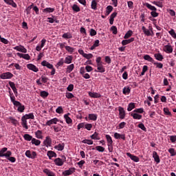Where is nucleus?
<instances>
[{"mask_svg": "<svg viewBox=\"0 0 176 176\" xmlns=\"http://www.w3.org/2000/svg\"><path fill=\"white\" fill-rule=\"evenodd\" d=\"M12 156V151H8V148L4 147L0 150V157H8Z\"/></svg>", "mask_w": 176, "mask_h": 176, "instance_id": "f257e3e1", "label": "nucleus"}, {"mask_svg": "<svg viewBox=\"0 0 176 176\" xmlns=\"http://www.w3.org/2000/svg\"><path fill=\"white\" fill-rule=\"evenodd\" d=\"M25 155L29 159H36L37 156L36 151H31L30 150L26 151Z\"/></svg>", "mask_w": 176, "mask_h": 176, "instance_id": "f03ea898", "label": "nucleus"}, {"mask_svg": "<svg viewBox=\"0 0 176 176\" xmlns=\"http://www.w3.org/2000/svg\"><path fill=\"white\" fill-rule=\"evenodd\" d=\"M67 160V158L65 157V156H62V158H56L54 160V163L56 164V166H63V164H64V162H65Z\"/></svg>", "mask_w": 176, "mask_h": 176, "instance_id": "7ed1b4c3", "label": "nucleus"}, {"mask_svg": "<svg viewBox=\"0 0 176 176\" xmlns=\"http://www.w3.org/2000/svg\"><path fill=\"white\" fill-rule=\"evenodd\" d=\"M0 78H1V79H3V80L12 79V78H13V74L10 73L9 72H7L1 74L0 75Z\"/></svg>", "mask_w": 176, "mask_h": 176, "instance_id": "20e7f679", "label": "nucleus"}, {"mask_svg": "<svg viewBox=\"0 0 176 176\" xmlns=\"http://www.w3.org/2000/svg\"><path fill=\"white\" fill-rule=\"evenodd\" d=\"M43 144L44 146H46V148L52 146V138H50V136H46Z\"/></svg>", "mask_w": 176, "mask_h": 176, "instance_id": "39448f33", "label": "nucleus"}, {"mask_svg": "<svg viewBox=\"0 0 176 176\" xmlns=\"http://www.w3.org/2000/svg\"><path fill=\"white\" fill-rule=\"evenodd\" d=\"M118 112H119V118L120 119H124L126 118V111H124V109L122 107H118Z\"/></svg>", "mask_w": 176, "mask_h": 176, "instance_id": "423d86ee", "label": "nucleus"}, {"mask_svg": "<svg viewBox=\"0 0 176 176\" xmlns=\"http://www.w3.org/2000/svg\"><path fill=\"white\" fill-rule=\"evenodd\" d=\"M27 68L30 71H33V72H38L39 71V69L32 63L28 64Z\"/></svg>", "mask_w": 176, "mask_h": 176, "instance_id": "0eeeda50", "label": "nucleus"}, {"mask_svg": "<svg viewBox=\"0 0 176 176\" xmlns=\"http://www.w3.org/2000/svg\"><path fill=\"white\" fill-rule=\"evenodd\" d=\"M14 107H17L18 112L23 113L24 112V109H25V107L24 104H22L20 102H18L16 104H14Z\"/></svg>", "mask_w": 176, "mask_h": 176, "instance_id": "6e6552de", "label": "nucleus"}, {"mask_svg": "<svg viewBox=\"0 0 176 176\" xmlns=\"http://www.w3.org/2000/svg\"><path fill=\"white\" fill-rule=\"evenodd\" d=\"M173 46H171V45H170L169 43L166 45H164V52H165V53H167L168 54H170L173 52Z\"/></svg>", "mask_w": 176, "mask_h": 176, "instance_id": "1a4fd4ad", "label": "nucleus"}, {"mask_svg": "<svg viewBox=\"0 0 176 176\" xmlns=\"http://www.w3.org/2000/svg\"><path fill=\"white\" fill-rule=\"evenodd\" d=\"M75 168H70L63 172L64 176L72 175L75 173Z\"/></svg>", "mask_w": 176, "mask_h": 176, "instance_id": "9d476101", "label": "nucleus"}, {"mask_svg": "<svg viewBox=\"0 0 176 176\" xmlns=\"http://www.w3.org/2000/svg\"><path fill=\"white\" fill-rule=\"evenodd\" d=\"M126 156H128V157H130L131 160H133V162H135V163H138V162H140V158L138 157L132 155L130 153H126Z\"/></svg>", "mask_w": 176, "mask_h": 176, "instance_id": "9b49d317", "label": "nucleus"}, {"mask_svg": "<svg viewBox=\"0 0 176 176\" xmlns=\"http://www.w3.org/2000/svg\"><path fill=\"white\" fill-rule=\"evenodd\" d=\"M58 118H54L50 120H47L45 123V126H52V124H57V122H58Z\"/></svg>", "mask_w": 176, "mask_h": 176, "instance_id": "f8f14e48", "label": "nucleus"}, {"mask_svg": "<svg viewBox=\"0 0 176 176\" xmlns=\"http://www.w3.org/2000/svg\"><path fill=\"white\" fill-rule=\"evenodd\" d=\"M16 55L18 57H20V58H24V60H31V56H30V54H21L18 52L16 53Z\"/></svg>", "mask_w": 176, "mask_h": 176, "instance_id": "ddd939ff", "label": "nucleus"}, {"mask_svg": "<svg viewBox=\"0 0 176 176\" xmlns=\"http://www.w3.org/2000/svg\"><path fill=\"white\" fill-rule=\"evenodd\" d=\"M5 3L6 5H9L10 6H12V8H17V3L14 2L13 0H3Z\"/></svg>", "mask_w": 176, "mask_h": 176, "instance_id": "4468645a", "label": "nucleus"}, {"mask_svg": "<svg viewBox=\"0 0 176 176\" xmlns=\"http://www.w3.org/2000/svg\"><path fill=\"white\" fill-rule=\"evenodd\" d=\"M14 50H16L17 52H21V53H27V50L24 46L19 45V46H16L14 47Z\"/></svg>", "mask_w": 176, "mask_h": 176, "instance_id": "2eb2a0df", "label": "nucleus"}, {"mask_svg": "<svg viewBox=\"0 0 176 176\" xmlns=\"http://www.w3.org/2000/svg\"><path fill=\"white\" fill-rule=\"evenodd\" d=\"M21 126L25 130H28V124L27 123V119L25 118L23 116L21 118Z\"/></svg>", "mask_w": 176, "mask_h": 176, "instance_id": "dca6fc26", "label": "nucleus"}, {"mask_svg": "<svg viewBox=\"0 0 176 176\" xmlns=\"http://www.w3.org/2000/svg\"><path fill=\"white\" fill-rule=\"evenodd\" d=\"M36 138L38 140H43V133L41 130H38L34 133Z\"/></svg>", "mask_w": 176, "mask_h": 176, "instance_id": "f3484780", "label": "nucleus"}, {"mask_svg": "<svg viewBox=\"0 0 176 176\" xmlns=\"http://www.w3.org/2000/svg\"><path fill=\"white\" fill-rule=\"evenodd\" d=\"M131 116L136 120H141L142 119V115L138 114V113H131Z\"/></svg>", "mask_w": 176, "mask_h": 176, "instance_id": "a211bd4d", "label": "nucleus"}, {"mask_svg": "<svg viewBox=\"0 0 176 176\" xmlns=\"http://www.w3.org/2000/svg\"><path fill=\"white\" fill-rule=\"evenodd\" d=\"M114 138H116V140H123L124 141V140H126V136L123 134H120L119 133H114Z\"/></svg>", "mask_w": 176, "mask_h": 176, "instance_id": "6ab92c4d", "label": "nucleus"}, {"mask_svg": "<svg viewBox=\"0 0 176 176\" xmlns=\"http://www.w3.org/2000/svg\"><path fill=\"white\" fill-rule=\"evenodd\" d=\"M69 115H70L69 113L65 114L64 118L67 124H72V119L71 118H69Z\"/></svg>", "mask_w": 176, "mask_h": 176, "instance_id": "aec40b11", "label": "nucleus"}, {"mask_svg": "<svg viewBox=\"0 0 176 176\" xmlns=\"http://www.w3.org/2000/svg\"><path fill=\"white\" fill-rule=\"evenodd\" d=\"M41 65L43 67H46L47 68H48L49 69H51V68H53V65L50 64V63L46 61V60H43L41 62Z\"/></svg>", "mask_w": 176, "mask_h": 176, "instance_id": "412c9836", "label": "nucleus"}, {"mask_svg": "<svg viewBox=\"0 0 176 176\" xmlns=\"http://www.w3.org/2000/svg\"><path fill=\"white\" fill-rule=\"evenodd\" d=\"M97 65V69L96 72H100V74H104L105 72V67L102 65V63L100 65Z\"/></svg>", "mask_w": 176, "mask_h": 176, "instance_id": "4be33fe9", "label": "nucleus"}, {"mask_svg": "<svg viewBox=\"0 0 176 176\" xmlns=\"http://www.w3.org/2000/svg\"><path fill=\"white\" fill-rule=\"evenodd\" d=\"M153 157L157 164L160 163V157L156 151L153 152Z\"/></svg>", "mask_w": 176, "mask_h": 176, "instance_id": "5701e85b", "label": "nucleus"}, {"mask_svg": "<svg viewBox=\"0 0 176 176\" xmlns=\"http://www.w3.org/2000/svg\"><path fill=\"white\" fill-rule=\"evenodd\" d=\"M144 6H146L147 8V9H149V10H151L152 12H156V10H157V9L156 8V7L149 4L148 3H145L144 4Z\"/></svg>", "mask_w": 176, "mask_h": 176, "instance_id": "b1692460", "label": "nucleus"}, {"mask_svg": "<svg viewBox=\"0 0 176 176\" xmlns=\"http://www.w3.org/2000/svg\"><path fill=\"white\" fill-rule=\"evenodd\" d=\"M126 40H122V45L123 46H126V45H129V43H131V42H134V38H131L129 39L125 38Z\"/></svg>", "mask_w": 176, "mask_h": 176, "instance_id": "393cba45", "label": "nucleus"}, {"mask_svg": "<svg viewBox=\"0 0 176 176\" xmlns=\"http://www.w3.org/2000/svg\"><path fill=\"white\" fill-rule=\"evenodd\" d=\"M89 96H91V98H100V97H101V94L97 92H89Z\"/></svg>", "mask_w": 176, "mask_h": 176, "instance_id": "a878e982", "label": "nucleus"}, {"mask_svg": "<svg viewBox=\"0 0 176 176\" xmlns=\"http://www.w3.org/2000/svg\"><path fill=\"white\" fill-rule=\"evenodd\" d=\"M106 140L107 141V146H111V145H113V141L112 140V137L109 135H106Z\"/></svg>", "mask_w": 176, "mask_h": 176, "instance_id": "bb28decb", "label": "nucleus"}, {"mask_svg": "<svg viewBox=\"0 0 176 176\" xmlns=\"http://www.w3.org/2000/svg\"><path fill=\"white\" fill-rule=\"evenodd\" d=\"M32 145H35V146H39L41 145V140H37L35 138H33L31 141Z\"/></svg>", "mask_w": 176, "mask_h": 176, "instance_id": "cd10ccee", "label": "nucleus"}, {"mask_svg": "<svg viewBox=\"0 0 176 176\" xmlns=\"http://www.w3.org/2000/svg\"><path fill=\"white\" fill-rule=\"evenodd\" d=\"M47 155L48 156L50 160H52V157H56L57 154L52 151H48L47 153Z\"/></svg>", "mask_w": 176, "mask_h": 176, "instance_id": "c85d7f7f", "label": "nucleus"}, {"mask_svg": "<svg viewBox=\"0 0 176 176\" xmlns=\"http://www.w3.org/2000/svg\"><path fill=\"white\" fill-rule=\"evenodd\" d=\"M72 60H74V57L72 56H67L65 57L64 63L65 64H71V63H72Z\"/></svg>", "mask_w": 176, "mask_h": 176, "instance_id": "c756f323", "label": "nucleus"}, {"mask_svg": "<svg viewBox=\"0 0 176 176\" xmlns=\"http://www.w3.org/2000/svg\"><path fill=\"white\" fill-rule=\"evenodd\" d=\"M65 146V144H64V143H62V144H58L56 146H54V148L56 149L57 151H64Z\"/></svg>", "mask_w": 176, "mask_h": 176, "instance_id": "7c9ffc66", "label": "nucleus"}, {"mask_svg": "<svg viewBox=\"0 0 176 176\" xmlns=\"http://www.w3.org/2000/svg\"><path fill=\"white\" fill-rule=\"evenodd\" d=\"M116 16H118L117 12H113L111 14L110 19H109V23L111 24V25H112L113 24V21H115L114 19H115V17H116Z\"/></svg>", "mask_w": 176, "mask_h": 176, "instance_id": "2f4dec72", "label": "nucleus"}, {"mask_svg": "<svg viewBox=\"0 0 176 176\" xmlns=\"http://www.w3.org/2000/svg\"><path fill=\"white\" fill-rule=\"evenodd\" d=\"M74 68H75V65L74 64L69 65L66 68V74H71V72L74 71Z\"/></svg>", "mask_w": 176, "mask_h": 176, "instance_id": "473e14b6", "label": "nucleus"}, {"mask_svg": "<svg viewBox=\"0 0 176 176\" xmlns=\"http://www.w3.org/2000/svg\"><path fill=\"white\" fill-rule=\"evenodd\" d=\"M97 118H98L97 114L90 113L88 115L89 120H93L94 122H96V120H97Z\"/></svg>", "mask_w": 176, "mask_h": 176, "instance_id": "72a5a7b5", "label": "nucleus"}, {"mask_svg": "<svg viewBox=\"0 0 176 176\" xmlns=\"http://www.w3.org/2000/svg\"><path fill=\"white\" fill-rule=\"evenodd\" d=\"M154 57L155 60H157V61H163V59L164 58L163 55H162L160 53L155 54Z\"/></svg>", "mask_w": 176, "mask_h": 176, "instance_id": "f704fd0d", "label": "nucleus"}, {"mask_svg": "<svg viewBox=\"0 0 176 176\" xmlns=\"http://www.w3.org/2000/svg\"><path fill=\"white\" fill-rule=\"evenodd\" d=\"M131 91V89H130V87H124L122 89V93L125 96L127 94H130V92Z\"/></svg>", "mask_w": 176, "mask_h": 176, "instance_id": "c9c22d12", "label": "nucleus"}, {"mask_svg": "<svg viewBox=\"0 0 176 176\" xmlns=\"http://www.w3.org/2000/svg\"><path fill=\"white\" fill-rule=\"evenodd\" d=\"M113 10V7H112V6H108L106 8L105 16H109V14H111V12H112Z\"/></svg>", "mask_w": 176, "mask_h": 176, "instance_id": "e433bc0d", "label": "nucleus"}, {"mask_svg": "<svg viewBox=\"0 0 176 176\" xmlns=\"http://www.w3.org/2000/svg\"><path fill=\"white\" fill-rule=\"evenodd\" d=\"M23 117L28 120V119H35V116H34V113H30L29 114H25L23 116Z\"/></svg>", "mask_w": 176, "mask_h": 176, "instance_id": "4c0bfd02", "label": "nucleus"}, {"mask_svg": "<svg viewBox=\"0 0 176 176\" xmlns=\"http://www.w3.org/2000/svg\"><path fill=\"white\" fill-rule=\"evenodd\" d=\"M135 108V103L131 102L128 104L127 111L128 112H131V111H133Z\"/></svg>", "mask_w": 176, "mask_h": 176, "instance_id": "58836bf2", "label": "nucleus"}, {"mask_svg": "<svg viewBox=\"0 0 176 176\" xmlns=\"http://www.w3.org/2000/svg\"><path fill=\"white\" fill-rule=\"evenodd\" d=\"M142 30L144 35H146V36H149V35H150L149 33L151 32L150 29H146V28H145V26H142Z\"/></svg>", "mask_w": 176, "mask_h": 176, "instance_id": "ea45409f", "label": "nucleus"}, {"mask_svg": "<svg viewBox=\"0 0 176 176\" xmlns=\"http://www.w3.org/2000/svg\"><path fill=\"white\" fill-rule=\"evenodd\" d=\"M100 46V40H96L94 45L91 47L90 50H94L96 47Z\"/></svg>", "mask_w": 176, "mask_h": 176, "instance_id": "a19ab883", "label": "nucleus"}, {"mask_svg": "<svg viewBox=\"0 0 176 176\" xmlns=\"http://www.w3.org/2000/svg\"><path fill=\"white\" fill-rule=\"evenodd\" d=\"M55 9L53 8H46L43 10V13H53Z\"/></svg>", "mask_w": 176, "mask_h": 176, "instance_id": "79ce46f5", "label": "nucleus"}, {"mask_svg": "<svg viewBox=\"0 0 176 176\" xmlns=\"http://www.w3.org/2000/svg\"><path fill=\"white\" fill-rule=\"evenodd\" d=\"M144 60H146V61H148L149 63H153L155 60L151 57V56L146 54L144 55L143 57Z\"/></svg>", "mask_w": 176, "mask_h": 176, "instance_id": "37998d69", "label": "nucleus"}, {"mask_svg": "<svg viewBox=\"0 0 176 176\" xmlns=\"http://www.w3.org/2000/svg\"><path fill=\"white\" fill-rule=\"evenodd\" d=\"M91 8L94 10H97V0H92L91 1Z\"/></svg>", "mask_w": 176, "mask_h": 176, "instance_id": "c03bdc74", "label": "nucleus"}, {"mask_svg": "<svg viewBox=\"0 0 176 176\" xmlns=\"http://www.w3.org/2000/svg\"><path fill=\"white\" fill-rule=\"evenodd\" d=\"M132 36H133V31L129 30L124 36V39H129V38H130Z\"/></svg>", "mask_w": 176, "mask_h": 176, "instance_id": "a18cd8bd", "label": "nucleus"}, {"mask_svg": "<svg viewBox=\"0 0 176 176\" xmlns=\"http://www.w3.org/2000/svg\"><path fill=\"white\" fill-rule=\"evenodd\" d=\"M65 49L67 50V52H68L69 53H70V54H72L74 53V52H75V48L71 47V46H65Z\"/></svg>", "mask_w": 176, "mask_h": 176, "instance_id": "49530a36", "label": "nucleus"}, {"mask_svg": "<svg viewBox=\"0 0 176 176\" xmlns=\"http://www.w3.org/2000/svg\"><path fill=\"white\" fill-rule=\"evenodd\" d=\"M23 138L25 141H32V135L30 134H25L23 135Z\"/></svg>", "mask_w": 176, "mask_h": 176, "instance_id": "de8ad7c7", "label": "nucleus"}, {"mask_svg": "<svg viewBox=\"0 0 176 176\" xmlns=\"http://www.w3.org/2000/svg\"><path fill=\"white\" fill-rule=\"evenodd\" d=\"M9 120H10L11 123L14 124V126H17L19 124V121L13 118V117H9L8 118Z\"/></svg>", "mask_w": 176, "mask_h": 176, "instance_id": "09e8293b", "label": "nucleus"}, {"mask_svg": "<svg viewBox=\"0 0 176 176\" xmlns=\"http://www.w3.org/2000/svg\"><path fill=\"white\" fill-rule=\"evenodd\" d=\"M168 34L169 35H170V36H172V38H173L174 39H176V33L174 29H170V30L168 31Z\"/></svg>", "mask_w": 176, "mask_h": 176, "instance_id": "8fccbe9b", "label": "nucleus"}, {"mask_svg": "<svg viewBox=\"0 0 176 176\" xmlns=\"http://www.w3.org/2000/svg\"><path fill=\"white\" fill-rule=\"evenodd\" d=\"M153 5L158 6V8H163V1H153Z\"/></svg>", "mask_w": 176, "mask_h": 176, "instance_id": "3c124183", "label": "nucleus"}, {"mask_svg": "<svg viewBox=\"0 0 176 176\" xmlns=\"http://www.w3.org/2000/svg\"><path fill=\"white\" fill-rule=\"evenodd\" d=\"M62 38H64V39H71L72 38V34L70 33H65L62 35Z\"/></svg>", "mask_w": 176, "mask_h": 176, "instance_id": "603ef678", "label": "nucleus"}, {"mask_svg": "<svg viewBox=\"0 0 176 176\" xmlns=\"http://www.w3.org/2000/svg\"><path fill=\"white\" fill-rule=\"evenodd\" d=\"M10 98L11 102H12L13 105L16 104L19 102V101L16 100V97H14V96L12 95L11 94H10Z\"/></svg>", "mask_w": 176, "mask_h": 176, "instance_id": "864d4df0", "label": "nucleus"}, {"mask_svg": "<svg viewBox=\"0 0 176 176\" xmlns=\"http://www.w3.org/2000/svg\"><path fill=\"white\" fill-rule=\"evenodd\" d=\"M40 96L41 97H42L43 98H46V97H47V96H49V92L46 91H42L40 93Z\"/></svg>", "mask_w": 176, "mask_h": 176, "instance_id": "5fc2aeb1", "label": "nucleus"}, {"mask_svg": "<svg viewBox=\"0 0 176 176\" xmlns=\"http://www.w3.org/2000/svg\"><path fill=\"white\" fill-rule=\"evenodd\" d=\"M93 142H94L91 140L85 139V140H82V144H87V145H93Z\"/></svg>", "mask_w": 176, "mask_h": 176, "instance_id": "6e6d98bb", "label": "nucleus"}, {"mask_svg": "<svg viewBox=\"0 0 176 176\" xmlns=\"http://www.w3.org/2000/svg\"><path fill=\"white\" fill-rule=\"evenodd\" d=\"M91 140H100V136H98V133L97 132H94V133L91 135Z\"/></svg>", "mask_w": 176, "mask_h": 176, "instance_id": "4d7b16f0", "label": "nucleus"}, {"mask_svg": "<svg viewBox=\"0 0 176 176\" xmlns=\"http://www.w3.org/2000/svg\"><path fill=\"white\" fill-rule=\"evenodd\" d=\"M164 113L166 116H171V112H170V110L167 107L164 108Z\"/></svg>", "mask_w": 176, "mask_h": 176, "instance_id": "13d9d810", "label": "nucleus"}, {"mask_svg": "<svg viewBox=\"0 0 176 176\" xmlns=\"http://www.w3.org/2000/svg\"><path fill=\"white\" fill-rule=\"evenodd\" d=\"M10 156L11 155L6 157V159H7V160H8L9 162H11V163H16V157Z\"/></svg>", "mask_w": 176, "mask_h": 176, "instance_id": "bf43d9fd", "label": "nucleus"}, {"mask_svg": "<svg viewBox=\"0 0 176 176\" xmlns=\"http://www.w3.org/2000/svg\"><path fill=\"white\" fill-rule=\"evenodd\" d=\"M72 10H74V12H76V13H78V12L80 10V8H79L78 5L74 4L72 6Z\"/></svg>", "mask_w": 176, "mask_h": 176, "instance_id": "052dcab7", "label": "nucleus"}, {"mask_svg": "<svg viewBox=\"0 0 176 176\" xmlns=\"http://www.w3.org/2000/svg\"><path fill=\"white\" fill-rule=\"evenodd\" d=\"M168 152H169L170 156H175L176 155V152H175V149L170 148L168 150Z\"/></svg>", "mask_w": 176, "mask_h": 176, "instance_id": "680f3d73", "label": "nucleus"}, {"mask_svg": "<svg viewBox=\"0 0 176 176\" xmlns=\"http://www.w3.org/2000/svg\"><path fill=\"white\" fill-rule=\"evenodd\" d=\"M148 71V67L146 65L143 66L142 71L140 74V76H144L145 75V72Z\"/></svg>", "mask_w": 176, "mask_h": 176, "instance_id": "e2e57ef3", "label": "nucleus"}, {"mask_svg": "<svg viewBox=\"0 0 176 176\" xmlns=\"http://www.w3.org/2000/svg\"><path fill=\"white\" fill-rule=\"evenodd\" d=\"M56 113H59V114L63 113L64 109H63V107L61 106L58 107V108L56 109Z\"/></svg>", "mask_w": 176, "mask_h": 176, "instance_id": "0e129e2a", "label": "nucleus"}, {"mask_svg": "<svg viewBox=\"0 0 176 176\" xmlns=\"http://www.w3.org/2000/svg\"><path fill=\"white\" fill-rule=\"evenodd\" d=\"M136 113H144V108L136 109L133 111Z\"/></svg>", "mask_w": 176, "mask_h": 176, "instance_id": "69168bd1", "label": "nucleus"}, {"mask_svg": "<svg viewBox=\"0 0 176 176\" xmlns=\"http://www.w3.org/2000/svg\"><path fill=\"white\" fill-rule=\"evenodd\" d=\"M96 149L98 152H104L105 151V148L101 146H96Z\"/></svg>", "mask_w": 176, "mask_h": 176, "instance_id": "338daca9", "label": "nucleus"}, {"mask_svg": "<svg viewBox=\"0 0 176 176\" xmlns=\"http://www.w3.org/2000/svg\"><path fill=\"white\" fill-rule=\"evenodd\" d=\"M170 142H172V144H175V142H176V135H170L169 136Z\"/></svg>", "mask_w": 176, "mask_h": 176, "instance_id": "774afa93", "label": "nucleus"}]
</instances>
